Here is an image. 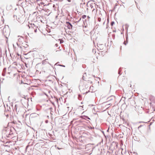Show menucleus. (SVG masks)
Segmentation results:
<instances>
[{"instance_id":"obj_1","label":"nucleus","mask_w":155,"mask_h":155,"mask_svg":"<svg viewBox=\"0 0 155 155\" xmlns=\"http://www.w3.org/2000/svg\"><path fill=\"white\" fill-rule=\"evenodd\" d=\"M83 79L86 81L88 82V83L91 84L92 83V79L91 78V76L89 74L86 73H84L83 76Z\"/></svg>"},{"instance_id":"obj_7","label":"nucleus","mask_w":155,"mask_h":155,"mask_svg":"<svg viewBox=\"0 0 155 155\" xmlns=\"http://www.w3.org/2000/svg\"><path fill=\"white\" fill-rule=\"evenodd\" d=\"M114 21H112L111 24V26H112L113 25H114Z\"/></svg>"},{"instance_id":"obj_4","label":"nucleus","mask_w":155,"mask_h":155,"mask_svg":"<svg viewBox=\"0 0 155 155\" xmlns=\"http://www.w3.org/2000/svg\"><path fill=\"white\" fill-rule=\"evenodd\" d=\"M150 99L151 101H154L155 98L153 96H151L150 98Z\"/></svg>"},{"instance_id":"obj_12","label":"nucleus","mask_w":155,"mask_h":155,"mask_svg":"<svg viewBox=\"0 0 155 155\" xmlns=\"http://www.w3.org/2000/svg\"><path fill=\"white\" fill-rule=\"evenodd\" d=\"M107 21H108H108H109V18H108L107 19Z\"/></svg>"},{"instance_id":"obj_11","label":"nucleus","mask_w":155,"mask_h":155,"mask_svg":"<svg viewBox=\"0 0 155 155\" xmlns=\"http://www.w3.org/2000/svg\"><path fill=\"white\" fill-rule=\"evenodd\" d=\"M68 1L69 2H70L71 1V0H68Z\"/></svg>"},{"instance_id":"obj_10","label":"nucleus","mask_w":155,"mask_h":155,"mask_svg":"<svg viewBox=\"0 0 155 155\" xmlns=\"http://www.w3.org/2000/svg\"><path fill=\"white\" fill-rule=\"evenodd\" d=\"M37 29L36 28V29H34L35 32H36V31H37Z\"/></svg>"},{"instance_id":"obj_14","label":"nucleus","mask_w":155,"mask_h":155,"mask_svg":"<svg viewBox=\"0 0 155 155\" xmlns=\"http://www.w3.org/2000/svg\"><path fill=\"white\" fill-rule=\"evenodd\" d=\"M90 6H91V8H92V6H91V5H90Z\"/></svg>"},{"instance_id":"obj_2","label":"nucleus","mask_w":155,"mask_h":155,"mask_svg":"<svg viewBox=\"0 0 155 155\" xmlns=\"http://www.w3.org/2000/svg\"><path fill=\"white\" fill-rule=\"evenodd\" d=\"M18 41L20 44H22L24 41V39L23 37L21 36H19Z\"/></svg>"},{"instance_id":"obj_9","label":"nucleus","mask_w":155,"mask_h":155,"mask_svg":"<svg viewBox=\"0 0 155 155\" xmlns=\"http://www.w3.org/2000/svg\"><path fill=\"white\" fill-rule=\"evenodd\" d=\"M91 2L90 1H89V2H88L87 4V5H88L89 4H90V3H91Z\"/></svg>"},{"instance_id":"obj_5","label":"nucleus","mask_w":155,"mask_h":155,"mask_svg":"<svg viewBox=\"0 0 155 155\" xmlns=\"http://www.w3.org/2000/svg\"><path fill=\"white\" fill-rule=\"evenodd\" d=\"M59 40L60 41V43L61 44L62 43L64 42L63 40L62 39H59Z\"/></svg>"},{"instance_id":"obj_13","label":"nucleus","mask_w":155,"mask_h":155,"mask_svg":"<svg viewBox=\"0 0 155 155\" xmlns=\"http://www.w3.org/2000/svg\"><path fill=\"white\" fill-rule=\"evenodd\" d=\"M113 32H115V31H113Z\"/></svg>"},{"instance_id":"obj_3","label":"nucleus","mask_w":155,"mask_h":155,"mask_svg":"<svg viewBox=\"0 0 155 155\" xmlns=\"http://www.w3.org/2000/svg\"><path fill=\"white\" fill-rule=\"evenodd\" d=\"M66 23L67 24V27L68 29H71L72 28V26L71 24L67 22Z\"/></svg>"},{"instance_id":"obj_6","label":"nucleus","mask_w":155,"mask_h":155,"mask_svg":"<svg viewBox=\"0 0 155 155\" xmlns=\"http://www.w3.org/2000/svg\"><path fill=\"white\" fill-rule=\"evenodd\" d=\"M86 17V15H84L82 16V18L83 19L85 18Z\"/></svg>"},{"instance_id":"obj_8","label":"nucleus","mask_w":155,"mask_h":155,"mask_svg":"<svg viewBox=\"0 0 155 155\" xmlns=\"http://www.w3.org/2000/svg\"><path fill=\"white\" fill-rule=\"evenodd\" d=\"M18 21H19V22H21L22 21V20H20V18H18Z\"/></svg>"}]
</instances>
